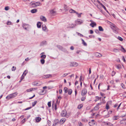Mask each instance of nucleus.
Segmentation results:
<instances>
[{
	"instance_id": "nucleus-1",
	"label": "nucleus",
	"mask_w": 126,
	"mask_h": 126,
	"mask_svg": "<svg viewBox=\"0 0 126 126\" xmlns=\"http://www.w3.org/2000/svg\"><path fill=\"white\" fill-rule=\"evenodd\" d=\"M41 5V4L40 2H34L33 1L31 2L29 4L30 6L31 7H35Z\"/></svg>"
},
{
	"instance_id": "nucleus-2",
	"label": "nucleus",
	"mask_w": 126,
	"mask_h": 126,
	"mask_svg": "<svg viewBox=\"0 0 126 126\" xmlns=\"http://www.w3.org/2000/svg\"><path fill=\"white\" fill-rule=\"evenodd\" d=\"M17 94V92H15L13 94H9L6 97V98L8 99L13 98L16 96Z\"/></svg>"
},
{
	"instance_id": "nucleus-3",
	"label": "nucleus",
	"mask_w": 126,
	"mask_h": 126,
	"mask_svg": "<svg viewBox=\"0 0 126 126\" xmlns=\"http://www.w3.org/2000/svg\"><path fill=\"white\" fill-rule=\"evenodd\" d=\"M83 21L80 19H78L75 21L76 24L77 25L80 24L83 22Z\"/></svg>"
},
{
	"instance_id": "nucleus-4",
	"label": "nucleus",
	"mask_w": 126,
	"mask_h": 126,
	"mask_svg": "<svg viewBox=\"0 0 126 126\" xmlns=\"http://www.w3.org/2000/svg\"><path fill=\"white\" fill-rule=\"evenodd\" d=\"M87 93V89L85 88L83 89L81 91V94L82 96L85 95Z\"/></svg>"
},
{
	"instance_id": "nucleus-5",
	"label": "nucleus",
	"mask_w": 126,
	"mask_h": 126,
	"mask_svg": "<svg viewBox=\"0 0 126 126\" xmlns=\"http://www.w3.org/2000/svg\"><path fill=\"white\" fill-rule=\"evenodd\" d=\"M78 65L77 63L75 62H71L70 64V65L72 66H77Z\"/></svg>"
},
{
	"instance_id": "nucleus-6",
	"label": "nucleus",
	"mask_w": 126,
	"mask_h": 126,
	"mask_svg": "<svg viewBox=\"0 0 126 126\" xmlns=\"http://www.w3.org/2000/svg\"><path fill=\"white\" fill-rule=\"evenodd\" d=\"M89 124L90 126H95V122L94 120H92L89 123Z\"/></svg>"
},
{
	"instance_id": "nucleus-7",
	"label": "nucleus",
	"mask_w": 126,
	"mask_h": 126,
	"mask_svg": "<svg viewBox=\"0 0 126 126\" xmlns=\"http://www.w3.org/2000/svg\"><path fill=\"white\" fill-rule=\"evenodd\" d=\"M61 115L63 117H65L66 115V111L65 110H63L61 113Z\"/></svg>"
},
{
	"instance_id": "nucleus-8",
	"label": "nucleus",
	"mask_w": 126,
	"mask_h": 126,
	"mask_svg": "<svg viewBox=\"0 0 126 126\" xmlns=\"http://www.w3.org/2000/svg\"><path fill=\"white\" fill-rule=\"evenodd\" d=\"M40 19L42 21L44 22H46L47 21V19L44 16H40Z\"/></svg>"
},
{
	"instance_id": "nucleus-9",
	"label": "nucleus",
	"mask_w": 126,
	"mask_h": 126,
	"mask_svg": "<svg viewBox=\"0 0 126 126\" xmlns=\"http://www.w3.org/2000/svg\"><path fill=\"white\" fill-rule=\"evenodd\" d=\"M50 12L52 15H54L56 13V11L55 9H52L50 10Z\"/></svg>"
},
{
	"instance_id": "nucleus-10",
	"label": "nucleus",
	"mask_w": 126,
	"mask_h": 126,
	"mask_svg": "<svg viewBox=\"0 0 126 126\" xmlns=\"http://www.w3.org/2000/svg\"><path fill=\"white\" fill-rule=\"evenodd\" d=\"M43 30L45 32H48V30L47 28H46L45 25H44L42 26Z\"/></svg>"
},
{
	"instance_id": "nucleus-11",
	"label": "nucleus",
	"mask_w": 126,
	"mask_h": 126,
	"mask_svg": "<svg viewBox=\"0 0 126 126\" xmlns=\"http://www.w3.org/2000/svg\"><path fill=\"white\" fill-rule=\"evenodd\" d=\"M101 104V103H98L97 105L94 107V110H98L99 108V105H100Z\"/></svg>"
},
{
	"instance_id": "nucleus-12",
	"label": "nucleus",
	"mask_w": 126,
	"mask_h": 126,
	"mask_svg": "<svg viewBox=\"0 0 126 126\" xmlns=\"http://www.w3.org/2000/svg\"><path fill=\"white\" fill-rule=\"evenodd\" d=\"M37 89V88H32L29 89L27 90L26 91L27 92H31L32 91L36 90Z\"/></svg>"
},
{
	"instance_id": "nucleus-13",
	"label": "nucleus",
	"mask_w": 126,
	"mask_h": 126,
	"mask_svg": "<svg viewBox=\"0 0 126 126\" xmlns=\"http://www.w3.org/2000/svg\"><path fill=\"white\" fill-rule=\"evenodd\" d=\"M95 55L97 57H100L102 56L101 54L100 53L96 52L94 53Z\"/></svg>"
},
{
	"instance_id": "nucleus-14",
	"label": "nucleus",
	"mask_w": 126,
	"mask_h": 126,
	"mask_svg": "<svg viewBox=\"0 0 126 126\" xmlns=\"http://www.w3.org/2000/svg\"><path fill=\"white\" fill-rule=\"evenodd\" d=\"M41 118L39 117H36L35 118V120L36 122H39L41 120Z\"/></svg>"
},
{
	"instance_id": "nucleus-15",
	"label": "nucleus",
	"mask_w": 126,
	"mask_h": 126,
	"mask_svg": "<svg viewBox=\"0 0 126 126\" xmlns=\"http://www.w3.org/2000/svg\"><path fill=\"white\" fill-rule=\"evenodd\" d=\"M68 10V7L67 6V5H64L63 8V10H64L65 12H66Z\"/></svg>"
},
{
	"instance_id": "nucleus-16",
	"label": "nucleus",
	"mask_w": 126,
	"mask_h": 126,
	"mask_svg": "<svg viewBox=\"0 0 126 126\" xmlns=\"http://www.w3.org/2000/svg\"><path fill=\"white\" fill-rule=\"evenodd\" d=\"M90 25L92 27H94V26H96V24L95 22H92L90 24Z\"/></svg>"
},
{
	"instance_id": "nucleus-17",
	"label": "nucleus",
	"mask_w": 126,
	"mask_h": 126,
	"mask_svg": "<svg viewBox=\"0 0 126 126\" xmlns=\"http://www.w3.org/2000/svg\"><path fill=\"white\" fill-rule=\"evenodd\" d=\"M29 25L27 24H23V28L25 30H26L27 28H28Z\"/></svg>"
},
{
	"instance_id": "nucleus-18",
	"label": "nucleus",
	"mask_w": 126,
	"mask_h": 126,
	"mask_svg": "<svg viewBox=\"0 0 126 126\" xmlns=\"http://www.w3.org/2000/svg\"><path fill=\"white\" fill-rule=\"evenodd\" d=\"M39 82H33L32 83V85H36L37 86H39L40 85V84H39Z\"/></svg>"
},
{
	"instance_id": "nucleus-19",
	"label": "nucleus",
	"mask_w": 126,
	"mask_h": 126,
	"mask_svg": "<svg viewBox=\"0 0 126 126\" xmlns=\"http://www.w3.org/2000/svg\"><path fill=\"white\" fill-rule=\"evenodd\" d=\"M76 25V24H70L69 25V26L68 27L70 28H73L75 27Z\"/></svg>"
},
{
	"instance_id": "nucleus-20",
	"label": "nucleus",
	"mask_w": 126,
	"mask_h": 126,
	"mask_svg": "<svg viewBox=\"0 0 126 126\" xmlns=\"http://www.w3.org/2000/svg\"><path fill=\"white\" fill-rule=\"evenodd\" d=\"M112 113V111L111 110H110L108 112V114L107 115H105V117L107 118L108 117H109L110 116L109 115L110 114H111Z\"/></svg>"
},
{
	"instance_id": "nucleus-21",
	"label": "nucleus",
	"mask_w": 126,
	"mask_h": 126,
	"mask_svg": "<svg viewBox=\"0 0 126 126\" xmlns=\"http://www.w3.org/2000/svg\"><path fill=\"white\" fill-rule=\"evenodd\" d=\"M37 11V10L36 9H32L31 11V12L32 13H35Z\"/></svg>"
},
{
	"instance_id": "nucleus-22",
	"label": "nucleus",
	"mask_w": 126,
	"mask_h": 126,
	"mask_svg": "<svg viewBox=\"0 0 126 126\" xmlns=\"http://www.w3.org/2000/svg\"><path fill=\"white\" fill-rule=\"evenodd\" d=\"M37 26L38 28H40L41 27V23L40 22H38L37 24Z\"/></svg>"
},
{
	"instance_id": "nucleus-23",
	"label": "nucleus",
	"mask_w": 126,
	"mask_h": 126,
	"mask_svg": "<svg viewBox=\"0 0 126 126\" xmlns=\"http://www.w3.org/2000/svg\"><path fill=\"white\" fill-rule=\"evenodd\" d=\"M81 40L82 41V44L83 45L85 46H87V44L85 42L84 40L83 39H81Z\"/></svg>"
},
{
	"instance_id": "nucleus-24",
	"label": "nucleus",
	"mask_w": 126,
	"mask_h": 126,
	"mask_svg": "<svg viewBox=\"0 0 126 126\" xmlns=\"http://www.w3.org/2000/svg\"><path fill=\"white\" fill-rule=\"evenodd\" d=\"M119 118V116H115L113 117V119L114 120H117Z\"/></svg>"
},
{
	"instance_id": "nucleus-25",
	"label": "nucleus",
	"mask_w": 126,
	"mask_h": 126,
	"mask_svg": "<svg viewBox=\"0 0 126 126\" xmlns=\"http://www.w3.org/2000/svg\"><path fill=\"white\" fill-rule=\"evenodd\" d=\"M69 12H70V13H76V12L75 11L72 9H71L69 10Z\"/></svg>"
},
{
	"instance_id": "nucleus-26",
	"label": "nucleus",
	"mask_w": 126,
	"mask_h": 126,
	"mask_svg": "<svg viewBox=\"0 0 126 126\" xmlns=\"http://www.w3.org/2000/svg\"><path fill=\"white\" fill-rule=\"evenodd\" d=\"M98 29L99 31H104L103 29L101 26H99L98 27Z\"/></svg>"
},
{
	"instance_id": "nucleus-27",
	"label": "nucleus",
	"mask_w": 126,
	"mask_h": 126,
	"mask_svg": "<svg viewBox=\"0 0 126 126\" xmlns=\"http://www.w3.org/2000/svg\"><path fill=\"white\" fill-rule=\"evenodd\" d=\"M46 56L45 55H42L41 57L40 58L42 59H44L46 58Z\"/></svg>"
},
{
	"instance_id": "nucleus-28",
	"label": "nucleus",
	"mask_w": 126,
	"mask_h": 126,
	"mask_svg": "<svg viewBox=\"0 0 126 126\" xmlns=\"http://www.w3.org/2000/svg\"><path fill=\"white\" fill-rule=\"evenodd\" d=\"M50 75H44L43 77V78H48L50 77Z\"/></svg>"
},
{
	"instance_id": "nucleus-29",
	"label": "nucleus",
	"mask_w": 126,
	"mask_h": 126,
	"mask_svg": "<svg viewBox=\"0 0 126 126\" xmlns=\"http://www.w3.org/2000/svg\"><path fill=\"white\" fill-rule=\"evenodd\" d=\"M101 5L102 6V7H103L107 12L108 13V11L107 10L106 7L102 4H101Z\"/></svg>"
},
{
	"instance_id": "nucleus-30",
	"label": "nucleus",
	"mask_w": 126,
	"mask_h": 126,
	"mask_svg": "<svg viewBox=\"0 0 126 126\" xmlns=\"http://www.w3.org/2000/svg\"><path fill=\"white\" fill-rule=\"evenodd\" d=\"M28 73V71L27 70H26L24 71V72L23 73V75H24V76H25L26 74Z\"/></svg>"
},
{
	"instance_id": "nucleus-31",
	"label": "nucleus",
	"mask_w": 126,
	"mask_h": 126,
	"mask_svg": "<svg viewBox=\"0 0 126 126\" xmlns=\"http://www.w3.org/2000/svg\"><path fill=\"white\" fill-rule=\"evenodd\" d=\"M28 73V71L27 70H26L24 71V72L23 73V75H24V76H25L26 74Z\"/></svg>"
},
{
	"instance_id": "nucleus-32",
	"label": "nucleus",
	"mask_w": 126,
	"mask_h": 126,
	"mask_svg": "<svg viewBox=\"0 0 126 126\" xmlns=\"http://www.w3.org/2000/svg\"><path fill=\"white\" fill-rule=\"evenodd\" d=\"M65 120L66 119L65 118H62L61 119L60 121L61 122H62V123H63Z\"/></svg>"
},
{
	"instance_id": "nucleus-33",
	"label": "nucleus",
	"mask_w": 126,
	"mask_h": 126,
	"mask_svg": "<svg viewBox=\"0 0 126 126\" xmlns=\"http://www.w3.org/2000/svg\"><path fill=\"white\" fill-rule=\"evenodd\" d=\"M83 107V105L82 104H80L78 106V108L79 109H81Z\"/></svg>"
},
{
	"instance_id": "nucleus-34",
	"label": "nucleus",
	"mask_w": 126,
	"mask_h": 126,
	"mask_svg": "<svg viewBox=\"0 0 126 126\" xmlns=\"http://www.w3.org/2000/svg\"><path fill=\"white\" fill-rule=\"evenodd\" d=\"M5 10L6 11H8L10 9V8L8 6H7L5 7Z\"/></svg>"
},
{
	"instance_id": "nucleus-35",
	"label": "nucleus",
	"mask_w": 126,
	"mask_h": 126,
	"mask_svg": "<svg viewBox=\"0 0 126 126\" xmlns=\"http://www.w3.org/2000/svg\"><path fill=\"white\" fill-rule=\"evenodd\" d=\"M107 125L108 126H112L113 125L111 123L108 122V123H107Z\"/></svg>"
},
{
	"instance_id": "nucleus-36",
	"label": "nucleus",
	"mask_w": 126,
	"mask_h": 126,
	"mask_svg": "<svg viewBox=\"0 0 126 126\" xmlns=\"http://www.w3.org/2000/svg\"><path fill=\"white\" fill-rule=\"evenodd\" d=\"M37 103V101H35L34 102H33L32 103V106L33 107H34V106Z\"/></svg>"
},
{
	"instance_id": "nucleus-37",
	"label": "nucleus",
	"mask_w": 126,
	"mask_h": 126,
	"mask_svg": "<svg viewBox=\"0 0 126 126\" xmlns=\"http://www.w3.org/2000/svg\"><path fill=\"white\" fill-rule=\"evenodd\" d=\"M40 62H41V63L42 64H43L44 63L45 61L44 59H41L40 60Z\"/></svg>"
},
{
	"instance_id": "nucleus-38",
	"label": "nucleus",
	"mask_w": 126,
	"mask_h": 126,
	"mask_svg": "<svg viewBox=\"0 0 126 126\" xmlns=\"http://www.w3.org/2000/svg\"><path fill=\"white\" fill-rule=\"evenodd\" d=\"M64 90L65 93H67L68 91V89L67 87H65L64 88Z\"/></svg>"
},
{
	"instance_id": "nucleus-39",
	"label": "nucleus",
	"mask_w": 126,
	"mask_h": 126,
	"mask_svg": "<svg viewBox=\"0 0 126 126\" xmlns=\"http://www.w3.org/2000/svg\"><path fill=\"white\" fill-rule=\"evenodd\" d=\"M77 15H78V17H80L81 16V15L82 14V13H81L80 14H79L77 12H76V13Z\"/></svg>"
},
{
	"instance_id": "nucleus-40",
	"label": "nucleus",
	"mask_w": 126,
	"mask_h": 126,
	"mask_svg": "<svg viewBox=\"0 0 126 126\" xmlns=\"http://www.w3.org/2000/svg\"><path fill=\"white\" fill-rule=\"evenodd\" d=\"M57 47L60 49H62V47L59 45H57Z\"/></svg>"
},
{
	"instance_id": "nucleus-41",
	"label": "nucleus",
	"mask_w": 126,
	"mask_h": 126,
	"mask_svg": "<svg viewBox=\"0 0 126 126\" xmlns=\"http://www.w3.org/2000/svg\"><path fill=\"white\" fill-rule=\"evenodd\" d=\"M109 108H110L109 106V105L108 104V103H107V104L106 106V109L107 110H108Z\"/></svg>"
},
{
	"instance_id": "nucleus-42",
	"label": "nucleus",
	"mask_w": 126,
	"mask_h": 126,
	"mask_svg": "<svg viewBox=\"0 0 126 126\" xmlns=\"http://www.w3.org/2000/svg\"><path fill=\"white\" fill-rule=\"evenodd\" d=\"M72 90L71 89H70L69 90L68 92V93L69 94H71L72 93Z\"/></svg>"
},
{
	"instance_id": "nucleus-43",
	"label": "nucleus",
	"mask_w": 126,
	"mask_h": 126,
	"mask_svg": "<svg viewBox=\"0 0 126 126\" xmlns=\"http://www.w3.org/2000/svg\"><path fill=\"white\" fill-rule=\"evenodd\" d=\"M117 38L120 41H122L123 40V39L120 36L118 37Z\"/></svg>"
},
{
	"instance_id": "nucleus-44",
	"label": "nucleus",
	"mask_w": 126,
	"mask_h": 126,
	"mask_svg": "<svg viewBox=\"0 0 126 126\" xmlns=\"http://www.w3.org/2000/svg\"><path fill=\"white\" fill-rule=\"evenodd\" d=\"M96 99L95 100V101H97L98 100H99L100 98H101V97L99 98L98 96H96Z\"/></svg>"
},
{
	"instance_id": "nucleus-45",
	"label": "nucleus",
	"mask_w": 126,
	"mask_h": 126,
	"mask_svg": "<svg viewBox=\"0 0 126 126\" xmlns=\"http://www.w3.org/2000/svg\"><path fill=\"white\" fill-rule=\"evenodd\" d=\"M113 51L114 52H117L118 51V50L117 49L114 48L113 49Z\"/></svg>"
},
{
	"instance_id": "nucleus-46",
	"label": "nucleus",
	"mask_w": 126,
	"mask_h": 126,
	"mask_svg": "<svg viewBox=\"0 0 126 126\" xmlns=\"http://www.w3.org/2000/svg\"><path fill=\"white\" fill-rule=\"evenodd\" d=\"M121 48H122V49L121 50L122 51L124 52H126V50H125V49L122 47Z\"/></svg>"
},
{
	"instance_id": "nucleus-47",
	"label": "nucleus",
	"mask_w": 126,
	"mask_h": 126,
	"mask_svg": "<svg viewBox=\"0 0 126 126\" xmlns=\"http://www.w3.org/2000/svg\"><path fill=\"white\" fill-rule=\"evenodd\" d=\"M77 33L78 35L79 36H80L81 37H82L83 36V35H82L81 34L79 33V32H77Z\"/></svg>"
},
{
	"instance_id": "nucleus-48",
	"label": "nucleus",
	"mask_w": 126,
	"mask_h": 126,
	"mask_svg": "<svg viewBox=\"0 0 126 126\" xmlns=\"http://www.w3.org/2000/svg\"><path fill=\"white\" fill-rule=\"evenodd\" d=\"M48 105L49 107H50L51 106V102H49L47 104Z\"/></svg>"
},
{
	"instance_id": "nucleus-49",
	"label": "nucleus",
	"mask_w": 126,
	"mask_h": 126,
	"mask_svg": "<svg viewBox=\"0 0 126 126\" xmlns=\"http://www.w3.org/2000/svg\"><path fill=\"white\" fill-rule=\"evenodd\" d=\"M121 86L122 87L123 89H125V86L124 85V84L122 83L121 84Z\"/></svg>"
},
{
	"instance_id": "nucleus-50",
	"label": "nucleus",
	"mask_w": 126,
	"mask_h": 126,
	"mask_svg": "<svg viewBox=\"0 0 126 126\" xmlns=\"http://www.w3.org/2000/svg\"><path fill=\"white\" fill-rule=\"evenodd\" d=\"M116 67L117 69H119L121 68V66L120 65H117Z\"/></svg>"
},
{
	"instance_id": "nucleus-51",
	"label": "nucleus",
	"mask_w": 126,
	"mask_h": 126,
	"mask_svg": "<svg viewBox=\"0 0 126 126\" xmlns=\"http://www.w3.org/2000/svg\"><path fill=\"white\" fill-rule=\"evenodd\" d=\"M25 76H24V75H22V76H21V80H22L23 79Z\"/></svg>"
},
{
	"instance_id": "nucleus-52",
	"label": "nucleus",
	"mask_w": 126,
	"mask_h": 126,
	"mask_svg": "<svg viewBox=\"0 0 126 126\" xmlns=\"http://www.w3.org/2000/svg\"><path fill=\"white\" fill-rule=\"evenodd\" d=\"M11 21H8L7 24V25H11Z\"/></svg>"
},
{
	"instance_id": "nucleus-53",
	"label": "nucleus",
	"mask_w": 126,
	"mask_h": 126,
	"mask_svg": "<svg viewBox=\"0 0 126 126\" xmlns=\"http://www.w3.org/2000/svg\"><path fill=\"white\" fill-rule=\"evenodd\" d=\"M85 99V98L84 97H82L81 98V100L82 101H83Z\"/></svg>"
},
{
	"instance_id": "nucleus-54",
	"label": "nucleus",
	"mask_w": 126,
	"mask_h": 126,
	"mask_svg": "<svg viewBox=\"0 0 126 126\" xmlns=\"http://www.w3.org/2000/svg\"><path fill=\"white\" fill-rule=\"evenodd\" d=\"M25 118H24V119H23L21 121V123H24L25 122Z\"/></svg>"
},
{
	"instance_id": "nucleus-55",
	"label": "nucleus",
	"mask_w": 126,
	"mask_h": 126,
	"mask_svg": "<svg viewBox=\"0 0 126 126\" xmlns=\"http://www.w3.org/2000/svg\"><path fill=\"white\" fill-rule=\"evenodd\" d=\"M78 124L79 125V126H83V125L82 123L80 122H79Z\"/></svg>"
},
{
	"instance_id": "nucleus-56",
	"label": "nucleus",
	"mask_w": 126,
	"mask_h": 126,
	"mask_svg": "<svg viewBox=\"0 0 126 126\" xmlns=\"http://www.w3.org/2000/svg\"><path fill=\"white\" fill-rule=\"evenodd\" d=\"M112 27H113V28H112V29H114V28L116 29V27L115 26V25H114V24H112Z\"/></svg>"
},
{
	"instance_id": "nucleus-57",
	"label": "nucleus",
	"mask_w": 126,
	"mask_h": 126,
	"mask_svg": "<svg viewBox=\"0 0 126 126\" xmlns=\"http://www.w3.org/2000/svg\"><path fill=\"white\" fill-rule=\"evenodd\" d=\"M95 32L97 33H99V32L97 30H95Z\"/></svg>"
},
{
	"instance_id": "nucleus-58",
	"label": "nucleus",
	"mask_w": 126,
	"mask_h": 126,
	"mask_svg": "<svg viewBox=\"0 0 126 126\" xmlns=\"http://www.w3.org/2000/svg\"><path fill=\"white\" fill-rule=\"evenodd\" d=\"M115 72L114 71H113L112 72V76H113L115 74Z\"/></svg>"
},
{
	"instance_id": "nucleus-59",
	"label": "nucleus",
	"mask_w": 126,
	"mask_h": 126,
	"mask_svg": "<svg viewBox=\"0 0 126 126\" xmlns=\"http://www.w3.org/2000/svg\"><path fill=\"white\" fill-rule=\"evenodd\" d=\"M62 89H60L59 90V92L60 94H61L62 93Z\"/></svg>"
},
{
	"instance_id": "nucleus-60",
	"label": "nucleus",
	"mask_w": 126,
	"mask_h": 126,
	"mask_svg": "<svg viewBox=\"0 0 126 126\" xmlns=\"http://www.w3.org/2000/svg\"><path fill=\"white\" fill-rule=\"evenodd\" d=\"M16 69V67H14V66H13V67H12V71H14Z\"/></svg>"
},
{
	"instance_id": "nucleus-61",
	"label": "nucleus",
	"mask_w": 126,
	"mask_h": 126,
	"mask_svg": "<svg viewBox=\"0 0 126 126\" xmlns=\"http://www.w3.org/2000/svg\"><path fill=\"white\" fill-rule=\"evenodd\" d=\"M67 73L64 74L62 76L63 77H64L65 76H67Z\"/></svg>"
},
{
	"instance_id": "nucleus-62",
	"label": "nucleus",
	"mask_w": 126,
	"mask_h": 126,
	"mask_svg": "<svg viewBox=\"0 0 126 126\" xmlns=\"http://www.w3.org/2000/svg\"><path fill=\"white\" fill-rule=\"evenodd\" d=\"M81 80H82V76H80V78L79 79V81H81Z\"/></svg>"
},
{
	"instance_id": "nucleus-63",
	"label": "nucleus",
	"mask_w": 126,
	"mask_h": 126,
	"mask_svg": "<svg viewBox=\"0 0 126 126\" xmlns=\"http://www.w3.org/2000/svg\"><path fill=\"white\" fill-rule=\"evenodd\" d=\"M70 49L71 50H73L74 49V47L73 46H71V47Z\"/></svg>"
},
{
	"instance_id": "nucleus-64",
	"label": "nucleus",
	"mask_w": 126,
	"mask_h": 126,
	"mask_svg": "<svg viewBox=\"0 0 126 126\" xmlns=\"http://www.w3.org/2000/svg\"><path fill=\"white\" fill-rule=\"evenodd\" d=\"M104 76L103 75H101L100 76V78L101 79H102L103 78Z\"/></svg>"
}]
</instances>
